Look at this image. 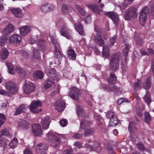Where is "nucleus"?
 <instances>
[{
    "instance_id": "obj_1",
    "label": "nucleus",
    "mask_w": 154,
    "mask_h": 154,
    "mask_svg": "<svg viewBox=\"0 0 154 154\" xmlns=\"http://www.w3.org/2000/svg\"><path fill=\"white\" fill-rule=\"evenodd\" d=\"M48 38L54 45L55 63L57 65H59L61 63L63 56L60 52V47L56 38L55 35H50Z\"/></svg>"
},
{
    "instance_id": "obj_2",
    "label": "nucleus",
    "mask_w": 154,
    "mask_h": 154,
    "mask_svg": "<svg viewBox=\"0 0 154 154\" xmlns=\"http://www.w3.org/2000/svg\"><path fill=\"white\" fill-rule=\"evenodd\" d=\"M60 138L62 137L64 138V135L62 134H57L53 133L52 132H49L47 134V139L50 140L52 146L56 147L58 146L60 143V139L59 137Z\"/></svg>"
},
{
    "instance_id": "obj_3",
    "label": "nucleus",
    "mask_w": 154,
    "mask_h": 154,
    "mask_svg": "<svg viewBox=\"0 0 154 154\" xmlns=\"http://www.w3.org/2000/svg\"><path fill=\"white\" fill-rule=\"evenodd\" d=\"M5 87L10 94H15L17 93L18 90L16 84L14 82L9 81L5 84Z\"/></svg>"
},
{
    "instance_id": "obj_4",
    "label": "nucleus",
    "mask_w": 154,
    "mask_h": 154,
    "mask_svg": "<svg viewBox=\"0 0 154 154\" xmlns=\"http://www.w3.org/2000/svg\"><path fill=\"white\" fill-rule=\"evenodd\" d=\"M137 9L133 7L128 8L125 12L124 15L125 20H128L136 18L137 16Z\"/></svg>"
},
{
    "instance_id": "obj_5",
    "label": "nucleus",
    "mask_w": 154,
    "mask_h": 154,
    "mask_svg": "<svg viewBox=\"0 0 154 154\" xmlns=\"http://www.w3.org/2000/svg\"><path fill=\"white\" fill-rule=\"evenodd\" d=\"M149 10L147 7L143 8L141 11L139 17L140 23L142 26L146 23L147 19V15Z\"/></svg>"
},
{
    "instance_id": "obj_6",
    "label": "nucleus",
    "mask_w": 154,
    "mask_h": 154,
    "mask_svg": "<svg viewBox=\"0 0 154 154\" xmlns=\"http://www.w3.org/2000/svg\"><path fill=\"white\" fill-rule=\"evenodd\" d=\"M60 32L61 35L67 39H70L72 38L71 30L69 29L66 25H63L61 27Z\"/></svg>"
},
{
    "instance_id": "obj_7",
    "label": "nucleus",
    "mask_w": 154,
    "mask_h": 154,
    "mask_svg": "<svg viewBox=\"0 0 154 154\" xmlns=\"http://www.w3.org/2000/svg\"><path fill=\"white\" fill-rule=\"evenodd\" d=\"M42 103L41 102L38 100L37 101H34L32 102L29 105L30 110L31 112L33 113H37L39 112L42 111V109H40L39 110L36 109L38 107L41 106Z\"/></svg>"
},
{
    "instance_id": "obj_8",
    "label": "nucleus",
    "mask_w": 154,
    "mask_h": 154,
    "mask_svg": "<svg viewBox=\"0 0 154 154\" xmlns=\"http://www.w3.org/2000/svg\"><path fill=\"white\" fill-rule=\"evenodd\" d=\"M35 88V85L32 82H26V84L23 86L24 92L27 94L34 91Z\"/></svg>"
},
{
    "instance_id": "obj_9",
    "label": "nucleus",
    "mask_w": 154,
    "mask_h": 154,
    "mask_svg": "<svg viewBox=\"0 0 154 154\" xmlns=\"http://www.w3.org/2000/svg\"><path fill=\"white\" fill-rule=\"evenodd\" d=\"M48 148V146L46 144L41 143L36 146L35 151L37 154H47L46 153V151Z\"/></svg>"
},
{
    "instance_id": "obj_10",
    "label": "nucleus",
    "mask_w": 154,
    "mask_h": 154,
    "mask_svg": "<svg viewBox=\"0 0 154 154\" xmlns=\"http://www.w3.org/2000/svg\"><path fill=\"white\" fill-rule=\"evenodd\" d=\"M45 71L47 75L51 77V78H53V76L55 77L56 78V82H57L60 79V76L59 75H57L56 74V71L55 68L51 69V67H49L46 68Z\"/></svg>"
},
{
    "instance_id": "obj_11",
    "label": "nucleus",
    "mask_w": 154,
    "mask_h": 154,
    "mask_svg": "<svg viewBox=\"0 0 154 154\" xmlns=\"http://www.w3.org/2000/svg\"><path fill=\"white\" fill-rule=\"evenodd\" d=\"M80 94L79 90L76 87H72L69 93V96L72 98L76 100L79 99V95Z\"/></svg>"
},
{
    "instance_id": "obj_12",
    "label": "nucleus",
    "mask_w": 154,
    "mask_h": 154,
    "mask_svg": "<svg viewBox=\"0 0 154 154\" xmlns=\"http://www.w3.org/2000/svg\"><path fill=\"white\" fill-rule=\"evenodd\" d=\"M22 40L21 36L17 34H14L10 37L9 42L12 44H19Z\"/></svg>"
},
{
    "instance_id": "obj_13",
    "label": "nucleus",
    "mask_w": 154,
    "mask_h": 154,
    "mask_svg": "<svg viewBox=\"0 0 154 154\" xmlns=\"http://www.w3.org/2000/svg\"><path fill=\"white\" fill-rule=\"evenodd\" d=\"M55 109L59 112L62 111L65 107V102L61 100H57L54 105Z\"/></svg>"
},
{
    "instance_id": "obj_14",
    "label": "nucleus",
    "mask_w": 154,
    "mask_h": 154,
    "mask_svg": "<svg viewBox=\"0 0 154 154\" xmlns=\"http://www.w3.org/2000/svg\"><path fill=\"white\" fill-rule=\"evenodd\" d=\"M33 29V27L31 26H25L20 27V34L22 36L26 35Z\"/></svg>"
},
{
    "instance_id": "obj_15",
    "label": "nucleus",
    "mask_w": 154,
    "mask_h": 154,
    "mask_svg": "<svg viewBox=\"0 0 154 154\" xmlns=\"http://www.w3.org/2000/svg\"><path fill=\"white\" fill-rule=\"evenodd\" d=\"M85 147H87L88 151L92 150L97 152H100L102 149L100 145L97 142L94 143L92 146L89 145L88 146H86Z\"/></svg>"
},
{
    "instance_id": "obj_16",
    "label": "nucleus",
    "mask_w": 154,
    "mask_h": 154,
    "mask_svg": "<svg viewBox=\"0 0 154 154\" xmlns=\"http://www.w3.org/2000/svg\"><path fill=\"white\" fill-rule=\"evenodd\" d=\"M106 14L109 18L112 20L115 24L117 25L118 24L119 18L118 15L117 14L112 12H107Z\"/></svg>"
},
{
    "instance_id": "obj_17",
    "label": "nucleus",
    "mask_w": 154,
    "mask_h": 154,
    "mask_svg": "<svg viewBox=\"0 0 154 154\" xmlns=\"http://www.w3.org/2000/svg\"><path fill=\"white\" fill-rule=\"evenodd\" d=\"M55 7L53 5L47 4L42 5L40 8L42 11L44 13H46L54 10Z\"/></svg>"
},
{
    "instance_id": "obj_18",
    "label": "nucleus",
    "mask_w": 154,
    "mask_h": 154,
    "mask_svg": "<svg viewBox=\"0 0 154 154\" xmlns=\"http://www.w3.org/2000/svg\"><path fill=\"white\" fill-rule=\"evenodd\" d=\"M32 131L36 136L41 135L42 132L40 125L38 124H35L32 126Z\"/></svg>"
},
{
    "instance_id": "obj_19",
    "label": "nucleus",
    "mask_w": 154,
    "mask_h": 154,
    "mask_svg": "<svg viewBox=\"0 0 154 154\" xmlns=\"http://www.w3.org/2000/svg\"><path fill=\"white\" fill-rule=\"evenodd\" d=\"M32 60L37 62L40 61L41 60V55L39 51L37 48H34L32 57Z\"/></svg>"
},
{
    "instance_id": "obj_20",
    "label": "nucleus",
    "mask_w": 154,
    "mask_h": 154,
    "mask_svg": "<svg viewBox=\"0 0 154 154\" xmlns=\"http://www.w3.org/2000/svg\"><path fill=\"white\" fill-rule=\"evenodd\" d=\"M56 82V78L55 77L53 76V78H50L47 79L44 84L45 87L46 88H48L52 86Z\"/></svg>"
},
{
    "instance_id": "obj_21",
    "label": "nucleus",
    "mask_w": 154,
    "mask_h": 154,
    "mask_svg": "<svg viewBox=\"0 0 154 154\" xmlns=\"http://www.w3.org/2000/svg\"><path fill=\"white\" fill-rule=\"evenodd\" d=\"M41 123L43 128L45 129H47L48 128L50 123L49 117L47 116L43 119L41 121Z\"/></svg>"
},
{
    "instance_id": "obj_22",
    "label": "nucleus",
    "mask_w": 154,
    "mask_h": 154,
    "mask_svg": "<svg viewBox=\"0 0 154 154\" xmlns=\"http://www.w3.org/2000/svg\"><path fill=\"white\" fill-rule=\"evenodd\" d=\"M11 12L17 18L22 17L24 15L22 10L19 8L12 9L11 10Z\"/></svg>"
},
{
    "instance_id": "obj_23",
    "label": "nucleus",
    "mask_w": 154,
    "mask_h": 154,
    "mask_svg": "<svg viewBox=\"0 0 154 154\" xmlns=\"http://www.w3.org/2000/svg\"><path fill=\"white\" fill-rule=\"evenodd\" d=\"M30 124L26 121L23 120L20 122L17 127L20 129L26 130L29 128Z\"/></svg>"
},
{
    "instance_id": "obj_24",
    "label": "nucleus",
    "mask_w": 154,
    "mask_h": 154,
    "mask_svg": "<svg viewBox=\"0 0 154 154\" xmlns=\"http://www.w3.org/2000/svg\"><path fill=\"white\" fill-rule=\"evenodd\" d=\"M94 37L95 42L97 45L102 46L104 45V41L102 39L100 35L95 36Z\"/></svg>"
},
{
    "instance_id": "obj_25",
    "label": "nucleus",
    "mask_w": 154,
    "mask_h": 154,
    "mask_svg": "<svg viewBox=\"0 0 154 154\" xmlns=\"http://www.w3.org/2000/svg\"><path fill=\"white\" fill-rule=\"evenodd\" d=\"M13 26L11 24H9L8 26L4 29L3 33L4 34L7 35L8 34L13 32L14 31Z\"/></svg>"
},
{
    "instance_id": "obj_26",
    "label": "nucleus",
    "mask_w": 154,
    "mask_h": 154,
    "mask_svg": "<svg viewBox=\"0 0 154 154\" xmlns=\"http://www.w3.org/2000/svg\"><path fill=\"white\" fill-rule=\"evenodd\" d=\"M28 108V106L24 104H22L19 106L15 113V115H18L25 111Z\"/></svg>"
},
{
    "instance_id": "obj_27",
    "label": "nucleus",
    "mask_w": 154,
    "mask_h": 154,
    "mask_svg": "<svg viewBox=\"0 0 154 154\" xmlns=\"http://www.w3.org/2000/svg\"><path fill=\"white\" fill-rule=\"evenodd\" d=\"M119 63L110 61L109 64V69L113 72L116 71L119 68Z\"/></svg>"
},
{
    "instance_id": "obj_28",
    "label": "nucleus",
    "mask_w": 154,
    "mask_h": 154,
    "mask_svg": "<svg viewBox=\"0 0 154 154\" xmlns=\"http://www.w3.org/2000/svg\"><path fill=\"white\" fill-rule=\"evenodd\" d=\"M9 55L8 51L5 48H2L0 51V56L3 60L6 59Z\"/></svg>"
},
{
    "instance_id": "obj_29",
    "label": "nucleus",
    "mask_w": 154,
    "mask_h": 154,
    "mask_svg": "<svg viewBox=\"0 0 154 154\" xmlns=\"http://www.w3.org/2000/svg\"><path fill=\"white\" fill-rule=\"evenodd\" d=\"M119 122V119L115 116L112 117H111L110 119L109 125L111 126H116Z\"/></svg>"
},
{
    "instance_id": "obj_30",
    "label": "nucleus",
    "mask_w": 154,
    "mask_h": 154,
    "mask_svg": "<svg viewBox=\"0 0 154 154\" xmlns=\"http://www.w3.org/2000/svg\"><path fill=\"white\" fill-rule=\"evenodd\" d=\"M91 124V122L88 120H85L84 121H82L80 123V127L82 128H85L89 127Z\"/></svg>"
},
{
    "instance_id": "obj_31",
    "label": "nucleus",
    "mask_w": 154,
    "mask_h": 154,
    "mask_svg": "<svg viewBox=\"0 0 154 154\" xmlns=\"http://www.w3.org/2000/svg\"><path fill=\"white\" fill-rule=\"evenodd\" d=\"M102 54L105 58H108L110 56L109 48L108 46H105L103 47Z\"/></svg>"
},
{
    "instance_id": "obj_32",
    "label": "nucleus",
    "mask_w": 154,
    "mask_h": 154,
    "mask_svg": "<svg viewBox=\"0 0 154 154\" xmlns=\"http://www.w3.org/2000/svg\"><path fill=\"white\" fill-rule=\"evenodd\" d=\"M74 26L75 29L80 34L82 35L83 34V27L80 23L79 22L78 24H74Z\"/></svg>"
},
{
    "instance_id": "obj_33",
    "label": "nucleus",
    "mask_w": 154,
    "mask_h": 154,
    "mask_svg": "<svg viewBox=\"0 0 154 154\" xmlns=\"http://www.w3.org/2000/svg\"><path fill=\"white\" fill-rule=\"evenodd\" d=\"M120 53L118 52L114 54L112 56L111 61L116 62L119 63V60L121 58Z\"/></svg>"
},
{
    "instance_id": "obj_34",
    "label": "nucleus",
    "mask_w": 154,
    "mask_h": 154,
    "mask_svg": "<svg viewBox=\"0 0 154 154\" xmlns=\"http://www.w3.org/2000/svg\"><path fill=\"white\" fill-rule=\"evenodd\" d=\"M108 82L110 84H114L116 83V78L114 73H110L109 78L108 79Z\"/></svg>"
},
{
    "instance_id": "obj_35",
    "label": "nucleus",
    "mask_w": 154,
    "mask_h": 154,
    "mask_svg": "<svg viewBox=\"0 0 154 154\" xmlns=\"http://www.w3.org/2000/svg\"><path fill=\"white\" fill-rule=\"evenodd\" d=\"M129 130L131 133H133L137 131V128L136 127V124L134 122L130 123L128 127Z\"/></svg>"
},
{
    "instance_id": "obj_36",
    "label": "nucleus",
    "mask_w": 154,
    "mask_h": 154,
    "mask_svg": "<svg viewBox=\"0 0 154 154\" xmlns=\"http://www.w3.org/2000/svg\"><path fill=\"white\" fill-rule=\"evenodd\" d=\"M68 57L72 60H75L76 57V54L75 51L72 49H70L68 51Z\"/></svg>"
},
{
    "instance_id": "obj_37",
    "label": "nucleus",
    "mask_w": 154,
    "mask_h": 154,
    "mask_svg": "<svg viewBox=\"0 0 154 154\" xmlns=\"http://www.w3.org/2000/svg\"><path fill=\"white\" fill-rule=\"evenodd\" d=\"M77 113L79 117L84 116L85 112L83 111L82 107L77 106Z\"/></svg>"
},
{
    "instance_id": "obj_38",
    "label": "nucleus",
    "mask_w": 154,
    "mask_h": 154,
    "mask_svg": "<svg viewBox=\"0 0 154 154\" xmlns=\"http://www.w3.org/2000/svg\"><path fill=\"white\" fill-rule=\"evenodd\" d=\"M71 9L69 5H64L62 7V11L63 13L65 14L71 11Z\"/></svg>"
},
{
    "instance_id": "obj_39",
    "label": "nucleus",
    "mask_w": 154,
    "mask_h": 154,
    "mask_svg": "<svg viewBox=\"0 0 154 154\" xmlns=\"http://www.w3.org/2000/svg\"><path fill=\"white\" fill-rule=\"evenodd\" d=\"M88 7L91 9L92 11L94 12L97 14L100 13V10L98 6L97 5H88Z\"/></svg>"
},
{
    "instance_id": "obj_40",
    "label": "nucleus",
    "mask_w": 154,
    "mask_h": 154,
    "mask_svg": "<svg viewBox=\"0 0 154 154\" xmlns=\"http://www.w3.org/2000/svg\"><path fill=\"white\" fill-rule=\"evenodd\" d=\"M18 140L16 138H14L9 143V146L12 149L15 148L18 144Z\"/></svg>"
},
{
    "instance_id": "obj_41",
    "label": "nucleus",
    "mask_w": 154,
    "mask_h": 154,
    "mask_svg": "<svg viewBox=\"0 0 154 154\" xmlns=\"http://www.w3.org/2000/svg\"><path fill=\"white\" fill-rule=\"evenodd\" d=\"M151 84V81L149 78H148L146 80L145 83L143 84V87L145 89H148L150 87Z\"/></svg>"
},
{
    "instance_id": "obj_42",
    "label": "nucleus",
    "mask_w": 154,
    "mask_h": 154,
    "mask_svg": "<svg viewBox=\"0 0 154 154\" xmlns=\"http://www.w3.org/2000/svg\"><path fill=\"white\" fill-rule=\"evenodd\" d=\"M144 100L147 104H149L151 102V99L150 98V94L148 92H147L146 94L144 97Z\"/></svg>"
},
{
    "instance_id": "obj_43",
    "label": "nucleus",
    "mask_w": 154,
    "mask_h": 154,
    "mask_svg": "<svg viewBox=\"0 0 154 154\" xmlns=\"http://www.w3.org/2000/svg\"><path fill=\"white\" fill-rule=\"evenodd\" d=\"M34 75L40 79H42L43 77V72L40 71H35L33 73Z\"/></svg>"
},
{
    "instance_id": "obj_44",
    "label": "nucleus",
    "mask_w": 154,
    "mask_h": 154,
    "mask_svg": "<svg viewBox=\"0 0 154 154\" xmlns=\"http://www.w3.org/2000/svg\"><path fill=\"white\" fill-rule=\"evenodd\" d=\"M16 70L17 72L19 74L24 75H25L26 73L25 70L21 67L19 66L17 67H16Z\"/></svg>"
},
{
    "instance_id": "obj_45",
    "label": "nucleus",
    "mask_w": 154,
    "mask_h": 154,
    "mask_svg": "<svg viewBox=\"0 0 154 154\" xmlns=\"http://www.w3.org/2000/svg\"><path fill=\"white\" fill-rule=\"evenodd\" d=\"M0 94L9 97H10L11 96V94L9 92L6 90L1 89H0Z\"/></svg>"
},
{
    "instance_id": "obj_46",
    "label": "nucleus",
    "mask_w": 154,
    "mask_h": 154,
    "mask_svg": "<svg viewBox=\"0 0 154 154\" xmlns=\"http://www.w3.org/2000/svg\"><path fill=\"white\" fill-rule=\"evenodd\" d=\"M38 46L39 48L42 50L45 47V42L43 39H41L38 42Z\"/></svg>"
},
{
    "instance_id": "obj_47",
    "label": "nucleus",
    "mask_w": 154,
    "mask_h": 154,
    "mask_svg": "<svg viewBox=\"0 0 154 154\" xmlns=\"http://www.w3.org/2000/svg\"><path fill=\"white\" fill-rule=\"evenodd\" d=\"M76 8L78 9L79 13L82 15H85L86 14V12L83 9V8L79 5H75Z\"/></svg>"
},
{
    "instance_id": "obj_48",
    "label": "nucleus",
    "mask_w": 154,
    "mask_h": 154,
    "mask_svg": "<svg viewBox=\"0 0 154 154\" xmlns=\"http://www.w3.org/2000/svg\"><path fill=\"white\" fill-rule=\"evenodd\" d=\"M116 37L114 36L111 38L109 41V45L110 47L113 45L116 42Z\"/></svg>"
},
{
    "instance_id": "obj_49",
    "label": "nucleus",
    "mask_w": 154,
    "mask_h": 154,
    "mask_svg": "<svg viewBox=\"0 0 154 154\" xmlns=\"http://www.w3.org/2000/svg\"><path fill=\"white\" fill-rule=\"evenodd\" d=\"M94 132L93 128L87 129L84 132V134L85 136H88L91 135Z\"/></svg>"
},
{
    "instance_id": "obj_50",
    "label": "nucleus",
    "mask_w": 154,
    "mask_h": 154,
    "mask_svg": "<svg viewBox=\"0 0 154 154\" xmlns=\"http://www.w3.org/2000/svg\"><path fill=\"white\" fill-rule=\"evenodd\" d=\"M144 117L145 121L147 123H149L151 120V117L148 112L145 113Z\"/></svg>"
},
{
    "instance_id": "obj_51",
    "label": "nucleus",
    "mask_w": 154,
    "mask_h": 154,
    "mask_svg": "<svg viewBox=\"0 0 154 154\" xmlns=\"http://www.w3.org/2000/svg\"><path fill=\"white\" fill-rule=\"evenodd\" d=\"M9 134V132L7 130L5 129L2 130L0 134V140L2 139L1 137L2 136H8Z\"/></svg>"
},
{
    "instance_id": "obj_52",
    "label": "nucleus",
    "mask_w": 154,
    "mask_h": 154,
    "mask_svg": "<svg viewBox=\"0 0 154 154\" xmlns=\"http://www.w3.org/2000/svg\"><path fill=\"white\" fill-rule=\"evenodd\" d=\"M94 36L100 35V30L98 26H95V31L93 34Z\"/></svg>"
},
{
    "instance_id": "obj_53",
    "label": "nucleus",
    "mask_w": 154,
    "mask_h": 154,
    "mask_svg": "<svg viewBox=\"0 0 154 154\" xmlns=\"http://www.w3.org/2000/svg\"><path fill=\"white\" fill-rule=\"evenodd\" d=\"M129 44H125V47L123 51L124 54L125 55V56H127L129 50Z\"/></svg>"
},
{
    "instance_id": "obj_54",
    "label": "nucleus",
    "mask_w": 154,
    "mask_h": 154,
    "mask_svg": "<svg viewBox=\"0 0 154 154\" xmlns=\"http://www.w3.org/2000/svg\"><path fill=\"white\" fill-rule=\"evenodd\" d=\"M7 39L4 36H3L2 37L0 38V45L3 46L7 42Z\"/></svg>"
},
{
    "instance_id": "obj_55",
    "label": "nucleus",
    "mask_w": 154,
    "mask_h": 154,
    "mask_svg": "<svg viewBox=\"0 0 154 154\" xmlns=\"http://www.w3.org/2000/svg\"><path fill=\"white\" fill-rule=\"evenodd\" d=\"M37 39V38L36 36H32L29 40V43L31 44H33L35 43Z\"/></svg>"
},
{
    "instance_id": "obj_56",
    "label": "nucleus",
    "mask_w": 154,
    "mask_h": 154,
    "mask_svg": "<svg viewBox=\"0 0 154 154\" xmlns=\"http://www.w3.org/2000/svg\"><path fill=\"white\" fill-rule=\"evenodd\" d=\"M137 145L138 148L140 150L143 151L145 150L144 145L141 143H137Z\"/></svg>"
},
{
    "instance_id": "obj_57",
    "label": "nucleus",
    "mask_w": 154,
    "mask_h": 154,
    "mask_svg": "<svg viewBox=\"0 0 154 154\" xmlns=\"http://www.w3.org/2000/svg\"><path fill=\"white\" fill-rule=\"evenodd\" d=\"M67 120L65 119L61 120L60 121V124L63 127L66 126L67 125Z\"/></svg>"
},
{
    "instance_id": "obj_58",
    "label": "nucleus",
    "mask_w": 154,
    "mask_h": 154,
    "mask_svg": "<svg viewBox=\"0 0 154 154\" xmlns=\"http://www.w3.org/2000/svg\"><path fill=\"white\" fill-rule=\"evenodd\" d=\"M83 136V134H76L74 135L73 137L75 139H78L82 137Z\"/></svg>"
},
{
    "instance_id": "obj_59",
    "label": "nucleus",
    "mask_w": 154,
    "mask_h": 154,
    "mask_svg": "<svg viewBox=\"0 0 154 154\" xmlns=\"http://www.w3.org/2000/svg\"><path fill=\"white\" fill-rule=\"evenodd\" d=\"M140 80L139 79L136 82L134 83V86L135 89H137L139 88V85L140 83Z\"/></svg>"
},
{
    "instance_id": "obj_60",
    "label": "nucleus",
    "mask_w": 154,
    "mask_h": 154,
    "mask_svg": "<svg viewBox=\"0 0 154 154\" xmlns=\"http://www.w3.org/2000/svg\"><path fill=\"white\" fill-rule=\"evenodd\" d=\"M91 16L90 15L88 16L85 19V22L86 23H88L91 22Z\"/></svg>"
},
{
    "instance_id": "obj_61",
    "label": "nucleus",
    "mask_w": 154,
    "mask_h": 154,
    "mask_svg": "<svg viewBox=\"0 0 154 154\" xmlns=\"http://www.w3.org/2000/svg\"><path fill=\"white\" fill-rule=\"evenodd\" d=\"M23 56L26 59L28 58L29 57V54L26 51H23L22 53Z\"/></svg>"
},
{
    "instance_id": "obj_62",
    "label": "nucleus",
    "mask_w": 154,
    "mask_h": 154,
    "mask_svg": "<svg viewBox=\"0 0 154 154\" xmlns=\"http://www.w3.org/2000/svg\"><path fill=\"white\" fill-rule=\"evenodd\" d=\"M122 70L123 72H125L127 69V63L125 61L124 63H123L122 64ZM123 74L124 73H123Z\"/></svg>"
},
{
    "instance_id": "obj_63",
    "label": "nucleus",
    "mask_w": 154,
    "mask_h": 154,
    "mask_svg": "<svg viewBox=\"0 0 154 154\" xmlns=\"http://www.w3.org/2000/svg\"><path fill=\"white\" fill-rule=\"evenodd\" d=\"M24 154H32V152L30 149L28 148L26 149L23 152Z\"/></svg>"
},
{
    "instance_id": "obj_64",
    "label": "nucleus",
    "mask_w": 154,
    "mask_h": 154,
    "mask_svg": "<svg viewBox=\"0 0 154 154\" xmlns=\"http://www.w3.org/2000/svg\"><path fill=\"white\" fill-rule=\"evenodd\" d=\"M135 40L137 45H141L142 40L139 37H138L137 38H136Z\"/></svg>"
}]
</instances>
